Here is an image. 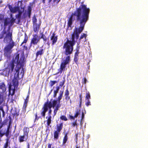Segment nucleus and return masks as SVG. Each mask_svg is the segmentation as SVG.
Masks as SVG:
<instances>
[{"label": "nucleus", "mask_w": 148, "mask_h": 148, "mask_svg": "<svg viewBox=\"0 0 148 148\" xmlns=\"http://www.w3.org/2000/svg\"><path fill=\"white\" fill-rule=\"evenodd\" d=\"M90 11L89 8H87L86 5H82L72 14L69 19L68 23L69 27H71L73 22L75 19L79 22V25L75 29L72 36V40H68L64 45L65 54L67 56L62 60L60 69L61 73L64 69L66 65L69 64L70 59L69 55L72 53L73 46L76 41L75 39L77 40L78 38L79 35L84 29L85 24L88 19Z\"/></svg>", "instance_id": "obj_1"}, {"label": "nucleus", "mask_w": 148, "mask_h": 148, "mask_svg": "<svg viewBox=\"0 0 148 148\" xmlns=\"http://www.w3.org/2000/svg\"><path fill=\"white\" fill-rule=\"evenodd\" d=\"M19 55L16 54L13 58L12 61L8 65V67L0 71V73L2 75L8 76L9 75H11L13 72L15 65H16L17 68L21 67L23 65L24 61V56L23 55L21 57L19 60Z\"/></svg>", "instance_id": "obj_2"}, {"label": "nucleus", "mask_w": 148, "mask_h": 148, "mask_svg": "<svg viewBox=\"0 0 148 148\" xmlns=\"http://www.w3.org/2000/svg\"><path fill=\"white\" fill-rule=\"evenodd\" d=\"M16 73L15 74V76L14 78L12 80L9 86V91L10 94L11 95H13L14 93V90L13 89H11V86L12 85L14 86V87L16 86L18 84V77H19V73L20 71H21V72L20 75H21V76H23V68L21 67H19V68L16 67L14 69Z\"/></svg>", "instance_id": "obj_3"}, {"label": "nucleus", "mask_w": 148, "mask_h": 148, "mask_svg": "<svg viewBox=\"0 0 148 148\" xmlns=\"http://www.w3.org/2000/svg\"><path fill=\"white\" fill-rule=\"evenodd\" d=\"M58 103V101L55 100L52 102H48L45 103L44 106L43 107L42 110V112L41 114L42 116L44 118L45 116L46 112L49 109V110L51 109V108H54L55 107Z\"/></svg>", "instance_id": "obj_4"}, {"label": "nucleus", "mask_w": 148, "mask_h": 148, "mask_svg": "<svg viewBox=\"0 0 148 148\" xmlns=\"http://www.w3.org/2000/svg\"><path fill=\"white\" fill-rule=\"evenodd\" d=\"M12 34L9 31L7 32L3 31L0 36V38L1 39L4 37V42L6 43H9L12 41Z\"/></svg>", "instance_id": "obj_5"}, {"label": "nucleus", "mask_w": 148, "mask_h": 148, "mask_svg": "<svg viewBox=\"0 0 148 148\" xmlns=\"http://www.w3.org/2000/svg\"><path fill=\"white\" fill-rule=\"evenodd\" d=\"M5 86L3 83L0 84V105L4 100L6 95L5 92L6 90Z\"/></svg>", "instance_id": "obj_6"}, {"label": "nucleus", "mask_w": 148, "mask_h": 148, "mask_svg": "<svg viewBox=\"0 0 148 148\" xmlns=\"http://www.w3.org/2000/svg\"><path fill=\"white\" fill-rule=\"evenodd\" d=\"M9 9L12 13H15L17 12L18 13V14L16 15V18H19L20 17L22 12L20 11V8L18 7H12L10 6Z\"/></svg>", "instance_id": "obj_7"}, {"label": "nucleus", "mask_w": 148, "mask_h": 148, "mask_svg": "<svg viewBox=\"0 0 148 148\" xmlns=\"http://www.w3.org/2000/svg\"><path fill=\"white\" fill-rule=\"evenodd\" d=\"M13 47V45H9L6 47L4 49V55L7 57L10 56V54L12 52V49Z\"/></svg>", "instance_id": "obj_8"}, {"label": "nucleus", "mask_w": 148, "mask_h": 148, "mask_svg": "<svg viewBox=\"0 0 148 148\" xmlns=\"http://www.w3.org/2000/svg\"><path fill=\"white\" fill-rule=\"evenodd\" d=\"M40 38L37 34H34L33 35V37L31 40V47L32 45H36L38 42L40 41Z\"/></svg>", "instance_id": "obj_9"}, {"label": "nucleus", "mask_w": 148, "mask_h": 148, "mask_svg": "<svg viewBox=\"0 0 148 148\" xmlns=\"http://www.w3.org/2000/svg\"><path fill=\"white\" fill-rule=\"evenodd\" d=\"M87 35L85 34H82L79 40V43H81L82 44H84L86 40V37Z\"/></svg>", "instance_id": "obj_10"}, {"label": "nucleus", "mask_w": 148, "mask_h": 148, "mask_svg": "<svg viewBox=\"0 0 148 148\" xmlns=\"http://www.w3.org/2000/svg\"><path fill=\"white\" fill-rule=\"evenodd\" d=\"M11 20L9 21L8 20H5L4 21V25L5 26H6L10 22L11 23V24L13 23L15 20V19L14 18H13L12 17V15L11 14Z\"/></svg>", "instance_id": "obj_11"}, {"label": "nucleus", "mask_w": 148, "mask_h": 148, "mask_svg": "<svg viewBox=\"0 0 148 148\" xmlns=\"http://www.w3.org/2000/svg\"><path fill=\"white\" fill-rule=\"evenodd\" d=\"M28 138V136L24 135L20 136L19 137V141L20 143L26 141Z\"/></svg>", "instance_id": "obj_12"}, {"label": "nucleus", "mask_w": 148, "mask_h": 148, "mask_svg": "<svg viewBox=\"0 0 148 148\" xmlns=\"http://www.w3.org/2000/svg\"><path fill=\"white\" fill-rule=\"evenodd\" d=\"M57 37L55 36L54 34H53L51 37V40L52 42V45L54 44L57 42Z\"/></svg>", "instance_id": "obj_13"}, {"label": "nucleus", "mask_w": 148, "mask_h": 148, "mask_svg": "<svg viewBox=\"0 0 148 148\" xmlns=\"http://www.w3.org/2000/svg\"><path fill=\"white\" fill-rule=\"evenodd\" d=\"M51 112L52 110L51 109L49 110L48 112V115L49 116V117L47 120V127H48V126H50V125L51 123Z\"/></svg>", "instance_id": "obj_14"}, {"label": "nucleus", "mask_w": 148, "mask_h": 148, "mask_svg": "<svg viewBox=\"0 0 148 148\" xmlns=\"http://www.w3.org/2000/svg\"><path fill=\"white\" fill-rule=\"evenodd\" d=\"M34 31L35 32L37 33L39 29L40 25L36 23L34 25Z\"/></svg>", "instance_id": "obj_15"}, {"label": "nucleus", "mask_w": 148, "mask_h": 148, "mask_svg": "<svg viewBox=\"0 0 148 148\" xmlns=\"http://www.w3.org/2000/svg\"><path fill=\"white\" fill-rule=\"evenodd\" d=\"M80 114V111H78L77 110L76 112V113L75 114L74 116H73L72 115H70V118L71 119H74L75 118L77 117Z\"/></svg>", "instance_id": "obj_16"}, {"label": "nucleus", "mask_w": 148, "mask_h": 148, "mask_svg": "<svg viewBox=\"0 0 148 148\" xmlns=\"http://www.w3.org/2000/svg\"><path fill=\"white\" fill-rule=\"evenodd\" d=\"M29 131V128L25 127L23 129L24 135L28 136V134Z\"/></svg>", "instance_id": "obj_17"}, {"label": "nucleus", "mask_w": 148, "mask_h": 148, "mask_svg": "<svg viewBox=\"0 0 148 148\" xmlns=\"http://www.w3.org/2000/svg\"><path fill=\"white\" fill-rule=\"evenodd\" d=\"M60 87L59 86H57L56 87V90H54V97H56V96L57 94V93L58 92V91L59 90Z\"/></svg>", "instance_id": "obj_18"}, {"label": "nucleus", "mask_w": 148, "mask_h": 148, "mask_svg": "<svg viewBox=\"0 0 148 148\" xmlns=\"http://www.w3.org/2000/svg\"><path fill=\"white\" fill-rule=\"evenodd\" d=\"M63 127V124L62 123H61L59 125V126H58L57 127V131L60 132L61 130L62 129Z\"/></svg>", "instance_id": "obj_19"}, {"label": "nucleus", "mask_w": 148, "mask_h": 148, "mask_svg": "<svg viewBox=\"0 0 148 148\" xmlns=\"http://www.w3.org/2000/svg\"><path fill=\"white\" fill-rule=\"evenodd\" d=\"M10 125H9L8 127L6 133H5V135L7 137L8 136L9 134V133L10 132Z\"/></svg>", "instance_id": "obj_20"}, {"label": "nucleus", "mask_w": 148, "mask_h": 148, "mask_svg": "<svg viewBox=\"0 0 148 148\" xmlns=\"http://www.w3.org/2000/svg\"><path fill=\"white\" fill-rule=\"evenodd\" d=\"M68 138H67V135H66L64 138L63 140V144L64 145V144H65Z\"/></svg>", "instance_id": "obj_21"}, {"label": "nucleus", "mask_w": 148, "mask_h": 148, "mask_svg": "<svg viewBox=\"0 0 148 148\" xmlns=\"http://www.w3.org/2000/svg\"><path fill=\"white\" fill-rule=\"evenodd\" d=\"M59 132H59L57 131H56L55 132L54 134V137L55 138H56V139H57L58 138V135H59Z\"/></svg>", "instance_id": "obj_22"}, {"label": "nucleus", "mask_w": 148, "mask_h": 148, "mask_svg": "<svg viewBox=\"0 0 148 148\" xmlns=\"http://www.w3.org/2000/svg\"><path fill=\"white\" fill-rule=\"evenodd\" d=\"M28 16H29V18L30 17V16L31 13V11L32 10V8L30 7L29 6L28 7Z\"/></svg>", "instance_id": "obj_23"}, {"label": "nucleus", "mask_w": 148, "mask_h": 148, "mask_svg": "<svg viewBox=\"0 0 148 148\" xmlns=\"http://www.w3.org/2000/svg\"><path fill=\"white\" fill-rule=\"evenodd\" d=\"M62 94H63V93L62 92H60V96L58 97V102L59 103H60V101L62 98Z\"/></svg>", "instance_id": "obj_24"}, {"label": "nucleus", "mask_w": 148, "mask_h": 148, "mask_svg": "<svg viewBox=\"0 0 148 148\" xmlns=\"http://www.w3.org/2000/svg\"><path fill=\"white\" fill-rule=\"evenodd\" d=\"M42 51H43V49H41L39 51L37 52L36 53V55L37 56H38L39 55H42Z\"/></svg>", "instance_id": "obj_25"}, {"label": "nucleus", "mask_w": 148, "mask_h": 148, "mask_svg": "<svg viewBox=\"0 0 148 148\" xmlns=\"http://www.w3.org/2000/svg\"><path fill=\"white\" fill-rule=\"evenodd\" d=\"M52 0H49V2H50ZM45 0H43L42 2L43 3H45ZM53 1L55 3H56L57 4L58 3L59 1L58 0H53Z\"/></svg>", "instance_id": "obj_26"}, {"label": "nucleus", "mask_w": 148, "mask_h": 148, "mask_svg": "<svg viewBox=\"0 0 148 148\" xmlns=\"http://www.w3.org/2000/svg\"><path fill=\"white\" fill-rule=\"evenodd\" d=\"M42 38L44 40V42H46L47 40V37L45 36L44 34H42L41 38Z\"/></svg>", "instance_id": "obj_27"}, {"label": "nucleus", "mask_w": 148, "mask_h": 148, "mask_svg": "<svg viewBox=\"0 0 148 148\" xmlns=\"http://www.w3.org/2000/svg\"><path fill=\"white\" fill-rule=\"evenodd\" d=\"M78 125V124H77V122H76V120L74 122H73V123H72V125L73 126V127H75V126L76 127V129L77 128V126Z\"/></svg>", "instance_id": "obj_28"}, {"label": "nucleus", "mask_w": 148, "mask_h": 148, "mask_svg": "<svg viewBox=\"0 0 148 148\" xmlns=\"http://www.w3.org/2000/svg\"><path fill=\"white\" fill-rule=\"evenodd\" d=\"M90 96L89 92L86 93V98L87 99V100H89V99L90 98Z\"/></svg>", "instance_id": "obj_29"}, {"label": "nucleus", "mask_w": 148, "mask_h": 148, "mask_svg": "<svg viewBox=\"0 0 148 148\" xmlns=\"http://www.w3.org/2000/svg\"><path fill=\"white\" fill-rule=\"evenodd\" d=\"M57 82L56 81H51L50 82V85L51 86H53Z\"/></svg>", "instance_id": "obj_30"}, {"label": "nucleus", "mask_w": 148, "mask_h": 148, "mask_svg": "<svg viewBox=\"0 0 148 148\" xmlns=\"http://www.w3.org/2000/svg\"><path fill=\"white\" fill-rule=\"evenodd\" d=\"M27 106V104L24 103L23 107V110L24 111H25L26 110V108Z\"/></svg>", "instance_id": "obj_31"}, {"label": "nucleus", "mask_w": 148, "mask_h": 148, "mask_svg": "<svg viewBox=\"0 0 148 148\" xmlns=\"http://www.w3.org/2000/svg\"><path fill=\"white\" fill-rule=\"evenodd\" d=\"M60 118L61 119H62V120H64L65 121H66L67 120V119L66 118V117L65 116H62Z\"/></svg>", "instance_id": "obj_32"}, {"label": "nucleus", "mask_w": 148, "mask_h": 148, "mask_svg": "<svg viewBox=\"0 0 148 148\" xmlns=\"http://www.w3.org/2000/svg\"><path fill=\"white\" fill-rule=\"evenodd\" d=\"M86 104L87 106H88L91 105L90 102L89 100H87L86 101Z\"/></svg>", "instance_id": "obj_33"}, {"label": "nucleus", "mask_w": 148, "mask_h": 148, "mask_svg": "<svg viewBox=\"0 0 148 148\" xmlns=\"http://www.w3.org/2000/svg\"><path fill=\"white\" fill-rule=\"evenodd\" d=\"M58 109L55 108L53 111V116H55L56 114Z\"/></svg>", "instance_id": "obj_34"}, {"label": "nucleus", "mask_w": 148, "mask_h": 148, "mask_svg": "<svg viewBox=\"0 0 148 148\" xmlns=\"http://www.w3.org/2000/svg\"><path fill=\"white\" fill-rule=\"evenodd\" d=\"M37 21V19L35 17H34L33 19V22L34 25V24H35L36 23Z\"/></svg>", "instance_id": "obj_35"}, {"label": "nucleus", "mask_w": 148, "mask_h": 148, "mask_svg": "<svg viewBox=\"0 0 148 148\" xmlns=\"http://www.w3.org/2000/svg\"><path fill=\"white\" fill-rule=\"evenodd\" d=\"M84 114L83 113V112H82V119H81V120L80 121V125L82 126V120L83 119V118L84 117Z\"/></svg>", "instance_id": "obj_36"}, {"label": "nucleus", "mask_w": 148, "mask_h": 148, "mask_svg": "<svg viewBox=\"0 0 148 148\" xmlns=\"http://www.w3.org/2000/svg\"><path fill=\"white\" fill-rule=\"evenodd\" d=\"M69 91L67 89H66L65 92V96L69 95Z\"/></svg>", "instance_id": "obj_37"}, {"label": "nucleus", "mask_w": 148, "mask_h": 148, "mask_svg": "<svg viewBox=\"0 0 148 148\" xmlns=\"http://www.w3.org/2000/svg\"><path fill=\"white\" fill-rule=\"evenodd\" d=\"M8 146V141H7L5 144L4 146V148H7Z\"/></svg>", "instance_id": "obj_38"}, {"label": "nucleus", "mask_w": 148, "mask_h": 148, "mask_svg": "<svg viewBox=\"0 0 148 148\" xmlns=\"http://www.w3.org/2000/svg\"><path fill=\"white\" fill-rule=\"evenodd\" d=\"M60 105L59 103H58V104H57L56 105V106L55 108L58 110V109L60 108Z\"/></svg>", "instance_id": "obj_39"}, {"label": "nucleus", "mask_w": 148, "mask_h": 148, "mask_svg": "<svg viewBox=\"0 0 148 148\" xmlns=\"http://www.w3.org/2000/svg\"><path fill=\"white\" fill-rule=\"evenodd\" d=\"M64 81H63L62 82H60V86H62L64 84Z\"/></svg>", "instance_id": "obj_40"}, {"label": "nucleus", "mask_w": 148, "mask_h": 148, "mask_svg": "<svg viewBox=\"0 0 148 148\" xmlns=\"http://www.w3.org/2000/svg\"><path fill=\"white\" fill-rule=\"evenodd\" d=\"M78 53H79V52L78 51V50H77V51L75 53V57H77L78 56Z\"/></svg>", "instance_id": "obj_41"}, {"label": "nucleus", "mask_w": 148, "mask_h": 148, "mask_svg": "<svg viewBox=\"0 0 148 148\" xmlns=\"http://www.w3.org/2000/svg\"><path fill=\"white\" fill-rule=\"evenodd\" d=\"M87 81V80L86 78H84V79H83L82 81V82L84 84H86V82Z\"/></svg>", "instance_id": "obj_42"}, {"label": "nucleus", "mask_w": 148, "mask_h": 148, "mask_svg": "<svg viewBox=\"0 0 148 148\" xmlns=\"http://www.w3.org/2000/svg\"><path fill=\"white\" fill-rule=\"evenodd\" d=\"M65 96V99L66 100H69L70 99V97L69 96V95Z\"/></svg>", "instance_id": "obj_43"}, {"label": "nucleus", "mask_w": 148, "mask_h": 148, "mask_svg": "<svg viewBox=\"0 0 148 148\" xmlns=\"http://www.w3.org/2000/svg\"><path fill=\"white\" fill-rule=\"evenodd\" d=\"M28 96H27V98L25 100L24 103H26V104L27 103H28Z\"/></svg>", "instance_id": "obj_44"}, {"label": "nucleus", "mask_w": 148, "mask_h": 148, "mask_svg": "<svg viewBox=\"0 0 148 148\" xmlns=\"http://www.w3.org/2000/svg\"><path fill=\"white\" fill-rule=\"evenodd\" d=\"M4 18V16L2 14H0V21L3 19Z\"/></svg>", "instance_id": "obj_45"}, {"label": "nucleus", "mask_w": 148, "mask_h": 148, "mask_svg": "<svg viewBox=\"0 0 148 148\" xmlns=\"http://www.w3.org/2000/svg\"><path fill=\"white\" fill-rule=\"evenodd\" d=\"M5 134V133L3 134L2 133V132L1 131H0V137H2V136Z\"/></svg>", "instance_id": "obj_46"}, {"label": "nucleus", "mask_w": 148, "mask_h": 148, "mask_svg": "<svg viewBox=\"0 0 148 148\" xmlns=\"http://www.w3.org/2000/svg\"><path fill=\"white\" fill-rule=\"evenodd\" d=\"M27 41V40L25 39L23 42H22V45H23L24 43H25Z\"/></svg>", "instance_id": "obj_47"}, {"label": "nucleus", "mask_w": 148, "mask_h": 148, "mask_svg": "<svg viewBox=\"0 0 148 148\" xmlns=\"http://www.w3.org/2000/svg\"><path fill=\"white\" fill-rule=\"evenodd\" d=\"M77 57H75V58H74V60L75 61V62H76L77 61Z\"/></svg>", "instance_id": "obj_48"}, {"label": "nucleus", "mask_w": 148, "mask_h": 148, "mask_svg": "<svg viewBox=\"0 0 148 148\" xmlns=\"http://www.w3.org/2000/svg\"><path fill=\"white\" fill-rule=\"evenodd\" d=\"M2 53L0 52V61L1 60V57H2Z\"/></svg>", "instance_id": "obj_49"}, {"label": "nucleus", "mask_w": 148, "mask_h": 148, "mask_svg": "<svg viewBox=\"0 0 148 148\" xmlns=\"http://www.w3.org/2000/svg\"><path fill=\"white\" fill-rule=\"evenodd\" d=\"M48 148H51V145L50 144H49L48 145Z\"/></svg>", "instance_id": "obj_50"}, {"label": "nucleus", "mask_w": 148, "mask_h": 148, "mask_svg": "<svg viewBox=\"0 0 148 148\" xmlns=\"http://www.w3.org/2000/svg\"><path fill=\"white\" fill-rule=\"evenodd\" d=\"M50 43H49V42H47V44H48V45L49 46V45H50Z\"/></svg>", "instance_id": "obj_51"}, {"label": "nucleus", "mask_w": 148, "mask_h": 148, "mask_svg": "<svg viewBox=\"0 0 148 148\" xmlns=\"http://www.w3.org/2000/svg\"><path fill=\"white\" fill-rule=\"evenodd\" d=\"M36 119H38L37 118V115L36 114V118H35V120H36Z\"/></svg>", "instance_id": "obj_52"}, {"label": "nucleus", "mask_w": 148, "mask_h": 148, "mask_svg": "<svg viewBox=\"0 0 148 148\" xmlns=\"http://www.w3.org/2000/svg\"><path fill=\"white\" fill-rule=\"evenodd\" d=\"M80 100H81H81H82V98H81V95H80Z\"/></svg>", "instance_id": "obj_53"}, {"label": "nucleus", "mask_w": 148, "mask_h": 148, "mask_svg": "<svg viewBox=\"0 0 148 148\" xmlns=\"http://www.w3.org/2000/svg\"><path fill=\"white\" fill-rule=\"evenodd\" d=\"M27 146H28V148H29V145H28Z\"/></svg>", "instance_id": "obj_54"}, {"label": "nucleus", "mask_w": 148, "mask_h": 148, "mask_svg": "<svg viewBox=\"0 0 148 148\" xmlns=\"http://www.w3.org/2000/svg\"><path fill=\"white\" fill-rule=\"evenodd\" d=\"M76 148H79V147L77 146L76 147Z\"/></svg>", "instance_id": "obj_55"}, {"label": "nucleus", "mask_w": 148, "mask_h": 148, "mask_svg": "<svg viewBox=\"0 0 148 148\" xmlns=\"http://www.w3.org/2000/svg\"><path fill=\"white\" fill-rule=\"evenodd\" d=\"M76 138H77V135L76 136Z\"/></svg>", "instance_id": "obj_56"}]
</instances>
